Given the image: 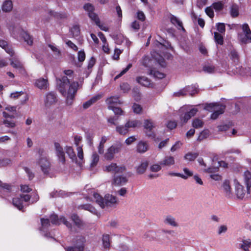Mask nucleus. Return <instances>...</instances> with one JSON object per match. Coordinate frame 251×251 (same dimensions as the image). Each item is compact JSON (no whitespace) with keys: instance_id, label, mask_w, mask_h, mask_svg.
I'll return each instance as SVG.
<instances>
[{"instance_id":"nucleus-5","label":"nucleus","mask_w":251,"mask_h":251,"mask_svg":"<svg viewBox=\"0 0 251 251\" xmlns=\"http://www.w3.org/2000/svg\"><path fill=\"white\" fill-rule=\"evenodd\" d=\"M204 108L208 111L213 110L214 112L211 115V118L215 120L220 114L224 113L225 106L218 103H210L206 104Z\"/></svg>"},{"instance_id":"nucleus-57","label":"nucleus","mask_w":251,"mask_h":251,"mask_svg":"<svg viewBox=\"0 0 251 251\" xmlns=\"http://www.w3.org/2000/svg\"><path fill=\"white\" fill-rule=\"evenodd\" d=\"M89 17L92 20L94 21L96 24H99V21H100L98 15L93 12L88 13Z\"/></svg>"},{"instance_id":"nucleus-47","label":"nucleus","mask_w":251,"mask_h":251,"mask_svg":"<svg viewBox=\"0 0 251 251\" xmlns=\"http://www.w3.org/2000/svg\"><path fill=\"white\" fill-rule=\"evenodd\" d=\"M162 167V166L161 165L160 162L159 164L155 163L150 166V171L152 172L156 173L161 170Z\"/></svg>"},{"instance_id":"nucleus-30","label":"nucleus","mask_w":251,"mask_h":251,"mask_svg":"<svg viewBox=\"0 0 251 251\" xmlns=\"http://www.w3.org/2000/svg\"><path fill=\"white\" fill-rule=\"evenodd\" d=\"M171 22L179 30L184 31V28L183 27L182 23L176 17L172 16L171 17Z\"/></svg>"},{"instance_id":"nucleus-11","label":"nucleus","mask_w":251,"mask_h":251,"mask_svg":"<svg viewBox=\"0 0 251 251\" xmlns=\"http://www.w3.org/2000/svg\"><path fill=\"white\" fill-rule=\"evenodd\" d=\"M57 100L56 95L53 92L48 93L44 100L45 106L50 107L54 104Z\"/></svg>"},{"instance_id":"nucleus-33","label":"nucleus","mask_w":251,"mask_h":251,"mask_svg":"<svg viewBox=\"0 0 251 251\" xmlns=\"http://www.w3.org/2000/svg\"><path fill=\"white\" fill-rule=\"evenodd\" d=\"M11 189V187L10 185L6 183H2L0 181V192L3 195H6L10 192Z\"/></svg>"},{"instance_id":"nucleus-44","label":"nucleus","mask_w":251,"mask_h":251,"mask_svg":"<svg viewBox=\"0 0 251 251\" xmlns=\"http://www.w3.org/2000/svg\"><path fill=\"white\" fill-rule=\"evenodd\" d=\"M209 132L208 130L205 129L200 133L197 138V140L199 141H201L207 138L209 136Z\"/></svg>"},{"instance_id":"nucleus-3","label":"nucleus","mask_w":251,"mask_h":251,"mask_svg":"<svg viewBox=\"0 0 251 251\" xmlns=\"http://www.w3.org/2000/svg\"><path fill=\"white\" fill-rule=\"evenodd\" d=\"M39 200V197L36 194H34L30 196L28 194H22L20 197L14 198L13 199V204L14 206L21 210L24 207V201L26 202L31 201V203L36 202Z\"/></svg>"},{"instance_id":"nucleus-46","label":"nucleus","mask_w":251,"mask_h":251,"mask_svg":"<svg viewBox=\"0 0 251 251\" xmlns=\"http://www.w3.org/2000/svg\"><path fill=\"white\" fill-rule=\"evenodd\" d=\"M118 39L121 40V41H119L117 40L116 41L117 44L125 43L128 48L131 44V42L128 40V39L126 37H124L123 35H119Z\"/></svg>"},{"instance_id":"nucleus-53","label":"nucleus","mask_w":251,"mask_h":251,"mask_svg":"<svg viewBox=\"0 0 251 251\" xmlns=\"http://www.w3.org/2000/svg\"><path fill=\"white\" fill-rule=\"evenodd\" d=\"M71 32L74 37H77L79 34V27L77 25H74L71 29Z\"/></svg>"},{"instance_id":"nucleus-56","label":"nucleus","mask_w":251,"mask_h":251,"mask_svg":"<svg viewBox=\"0 0 251 251\" xmlns=\"http://www.w3.org/2000/svg\"><path fill=\"white\" fill-rule=\"evenodd\" d=\"M224 3L222 1H218L212 4V7L217 11H220L223 8Z\"/></svg>"},{"instance_id":"nucleus-63","label":"nucleus","mask_w":251,"mask_h":251,"mask_svg":"<svg viewBox=\"0 0 251 251\" xmlns=\"http://www.w3.org/2000/svg\"><path fill=\"white\" fill-rule=\"evenodd\" d=\"M217 30L221 33H224L225 32V25L223 23H218L216 25Z\"/></svg>"},{"instance_id":"nucleus-12","label":"nucleus","mask_w":251,"mask_h":251,"mask_svg":"<svg viewBox=\"0 0 251 251\" xmlns=\"http://www.w3.org/2000/svg\"><path fill=\"white\" fill-rule=\"evenodd\" d=\"M55 150V153L59 161L64 164L65 162V152L63 149L58 143L55 142L54 144Z\"/></svg>"},{"instance_id":"nucleus-48","label":"nucleus","mask_w":251,"mask_h":251,"mask_svg":"<svg viewBox=\"0 0 251 251\" xmlns=\"http://www.w3.org/2000/svg\"><path fill=\"white\" fill-rule=\"evenodd\" d=\"M203 125V123L202 120L198 118L194 119L192 123L193 126L196 128L202 127Z\"/></svg>"},{"instance_id":"nucleus-21","label":"nucleus","mask_w":251,"mask_h":251,"mask_svg":"<svg viewBox=\"0 0 251 251\" xmlns=\"http://www.w3.org/2000/svg\"><path fill=\"white\" fill-rule=\"evenodd\" d=\"M149 150V145L147 142L140 141L136 146V151L140 153H143Z\"/></svg>"},{"instance_id":"nucleus-38","label":"nucleus","mask_w":251,"mask_h":251,"mask_svg":"<svg viewBox=\"0 0 251 251\" xmlns=\"http://www.w3.org/2000/svg\"><path fill=\"white\" fill-rule=\"evenodd\" d=\"M128 128L130 127L135 128L140 127L141 122L139 120H129L126 123Z\"/></svg>"},{"instance_id":"nucleus-28","label":"nucleus","mask_w":251,"mask_h":251,"mask_svg":"<svg viewBox=\"0 0 251 251\" xmlns=\"http://www.w3.org/2000/svg\"><path fill=\"white\" fill-rule=\"evenodd\" d=\"M151 56L155 60H156L158 63L162 67L165 66V63L164 61V58L160 53H158L155 52H153L151 53Z\"/></svg>"},{"instance_id":"nucleus-62","label":"nucleus","mask_w":251,"mask_h":251,"mask_svg":"<svg viewBox=\"0 0 251 251\" xmlns=\"http://www.w3.org/2000/svg\"><path fill=\"white\" fill-rule=\"evenodd\" d=\"M212 6L207 7L205 9L206 14L211 18L214 17V14Z\"/></svg>"},{"instance_id":"nucleus-23","label":"nucleus","mask_w":251,"mask_h":251,"mask_svg":"<svg viewBox=\"0 0 251 251\" xmlns=\"http://www.w3.org/2000/svg\"><path fill=\"white\" fill-rule=\"evenodd\" d=\"M235 193L238 199H242L245 194L244 187L242 185L239 184L238 182H236L235 181Z\"/></svg>"},{"instance_id":"nucleus-20","label":"nucleus","mask_w":251,"mask_h":251,"mask_svg":"<svg viewBox=\"0 0 251 251\" xmlns=\"http://www.w3.org/2000/svg\"><path fill=\"white\" fill-rule=\"evenodd\" d=\"M242 29L246 38L242 39L240 37V40L243 43H246L248 40H250L251 42V31L250 30L248 24H245L242 25Z\"/></svg>"},{"instance_id":"nucleus-1","label":"nucleus","mask_w":251,"mask_h":251,"mask_svg":"<svg viewBox=\"0 0 251 251\" xmlns=\"http://www.w3.org/2000/svg\"><path fill=\"white\" fill-rule=\"evenodd\" d=\"M64 73L66 76H64L61 78L56 79L57 88L62 96L65 98L66 104L71 105L73 103L79 85L76 81L70 83L67 76L71 77L73 76L74 74L73 70H64Z\"/></svg>"},{"instance_id":"nucleus-9","label":"nucleus","mask_w":251,"mask_h":251,"mask_svg":"<svg viewBox=\"0 0 251 251\" xmlns=\"http://www.w3.org/2000/svg\"><path fill=\"white\" fill-rule=\"evenodd\" d=\"M143 126L147 135L150 138H154L155 134L152 130L156 126L154 122L151 119L145 120Z\"/></svg>"},{"instance_id":"nucleus-59","label":"nucleus","mask_w":251,"mask_h":251,"mask_svg":"<svg viewBox=\"0 0 251 251\" xmlns=\"http://www.w3.org/2000/svg\"><path fill=\"white\" fill-rule=\"evenodd\" d=\"M96 63V60L94 57H92L90 59V60L88 61V66H87V69L88 71V73H89L91 72V69L94 66Z\"/></svg>"},{"instance_id":"nucleus-60","label":"nucleus","mask_w":251,"mask_h":251,"mask_svg":"<svg viewBox=\"0 0 251 251\" xmlns=\"http://www.w3.org/2000/svg\"><path fill=\"white\" fill-rule=\"evenodd\" d=\"M32 188L27 185L22 184L21 185V191L23 193H29L32 191Z\"/></svg>"},{"instance_id":"nucleus-16","label":"nucleus","mask_w":251,"mask_h":251,"mask_svg":"<svg viewBox=\"0 0 251 251\" xmlns=\"http://www.w3.org/2000/svg\"><path fill=\"white\" fill-rule=\"evenodd\" d=\"M42 226L40 228V231L42 234L45 237H51L50 234L47 232V229L50 226V223L49 219L42 218L41 219Z\"/></svg>"},{"instance_id":"nucleus-45","label":"nucleus","mask_w":251,"mask_h":251,"mask_svg":"<svg viewBox=\"0 0 251 251\" xmlns=\"http://www.w3.org/2000/svg\"><path fill=\"white\" fill-rule=\"evenodd\" d=\"M79 207L88 210L94 214L97 213L96 209L90 204L81 205Z\"/></svg>"},{"instance_id":"nucleus-17","label":"nucleus","mask_w":251,"mask_h":251,"mask_svg":"<svg viewBox=\"0 0 251 251\" xmlns=\"http://www.w3.org/2000/svg\"><path fill=\"white\" fill-rule=\"evenodd\" d=\"M149 165L147 160H143L135 167L136 172L138 175H142L145 173Z\"/></svg>"},{"instance_id":"nucleus-29","label":"nucleus","mask_w":251,"mask_h":251,"mask_svg":"<svg viewBox=\"0 0 251 251\" xmlns=\"http://www.w3.org/2000/svg\"><path fill=\"white\" fill-rule=\"evenodd\" d=\"M137 81L141 85L145 87H150L151 85L150 80L146 76H139L136 78Z\"/></svg>"},{"instance_id":"nucleus-55","label":"nucleus","mask_w":251,"mask_h":251,"mask_svg":"<svg viewBox=\"0 0 251 251\" xmlns=\"http://www.w3.org/2000/svg\"><path fill=\"white\" fill-rule=\"evenodd\" d=\"M227 231V226L225 225H222L218 226L217 233L218 235L225 233Z\"/></svg>"},{"instance_id":"nucleus-42","label":"nucleus","mask_w":251,"mask_h":251,"mask_svg":"<svg viewBox=\"0 0 251 251\" xmlns=\"http://www.w3.org/2000/svg\"><path fill=\"white\" fill-rule=\"evenodd\" d=\"M183 171L184 173V174H181V178L184 179H187L189 177L192 176H193V171L189 170L187 168H184L183 169Z\"/></svg>"},{"instance_id":"nucleus-40","label":"nucleus","mask_w":251,"mask_h":251,"mask_svg":"<svg viewBox=\"0 0 251 251\" xmlns=\"http://www.w3.org/2000/svg\"><path fill=\"white\" fill-rule=\"evenodd\" d=\"M102 245L105 249L109 248L110 246V236L108 234H104L102 236Z\"/></svg>"},{"instance_id":"nucleus-35","label":"nucleus","mask_w":251,"mask_h":251,"mask_svg":"<svg viewBox=\"0 0 251 251\" xmlns=\"http://www.w3.org/2000/svg\"><path fill=\"white\" fill-rule=\"evenodd\" d=\"M116 131L121 135H125L128 132V127L126 124L124 126H118L116 127Z\"/></svg>"},{"instance_id":"nucleus-32","label":"nucleus","mask_w":251,"mask_h":251,"mask_svg":"<svg viewBox=\"0 0 251 251\" xmlns=\"http://www.w3.org/2000/svg\"><path fill=\"white\" fill-rule=\"evenodd\" d=\"M223 190L225 193V195L228 197L231 196V190L229 182L228 180H225L223 185Z\"/></svg>"},{"instance_id":"nucleus-24","label":"nucleus","mask_w":251,"mask_h":251,"mask_svg":"<svg viewBox=\"0 0 251 251\" xmlns=\"http://www.w3.org/2000/svg\"><path fill=\"white\" fill-rule=\"evenodd\" d=\"M218 170V167H210L207 169H205V171L208 173L211 174L210 177L213 180H219L221 179V176L218 174H212L213 173H216Z\"/></svg>"},{"instance_id":"nucleus-54","label":"nucleus","mask_w":251,"mask_h":251,"mask_svg":"<svg viewBox=\"0 0 251 251\" xmlns=\"http://www.w3.org/2000/svg\"><path fill=\"white\" fill-rule=\"evenodd\" d=\"M203 70L204 72L207 73H213L215 71L214 66L211 65H207L203 67Z\"/></svg>"},{"instance_id":"nucleus-7","label":"nucleus","mask_w":251,"mask_h":251,"mask_svg":"<svg viewBox=\"0 0 251 251\" xmlns=\"http://www.w3.org/2000/svg\"><path fill=\"white\" fill-rule=\"evenodd\" d=\"M85 241V238L84 236L82 235L76 236L74 241L75 246L66 248V251H83Z\"/></svg>"},{"instance_id":"nucleus-10","label":"nucleus","mask_w":251,"mask_h":251,"mask_svg":"<svg viewBox=\"0 0 251 251\" xmlns=\"http://www.w3.org/2000/svg\"><path fill=\"white\" fill-rule=\"evenodd\" d=\"M44 174H48L50 170V164L49 160L45 156L40 157L36 162Z\"/></svg>"},{"instance_id":"nucleus-27","label":"nucleus","mask_w":251,"mask_h":251,"mask_svg":"<svg viewBox=\"0 0 251 251\" xmlns=\"http://www.w3.org/2000/svg\"><path fill=\"white\" fill-rule=\"evenodd\" d=\"M66 153L68 155L69 157L72 159L73 161H75L78 165V163L80 162L76 161V157L75 152L74 151L73 148L71 146H66L65 148Z\"/></svg>"},{"instance_id":"nucleus-4","label":"nucleus","mask_w":251,"mask_h":251,"mask_svg":"<svg viewBox=\"0 0 251 251\" xmlns=\"http://www.w3.org/2000/svg\"><path fill=\"white\" fill-rule=\"evenodd\" d=\"M7 27L12 35L15 38L18 39L19 37L17 35L16 32H20V36L24 39L25 42L27 45L30 46L32 45L33 40L32 38L25 31L20 29L19 27H14L13 25L10 24H7Z\"/></svg>"},{"instance_id":"nucleus-19","label":"nucleus","mask_w":251,"mask_h":251,"mask_svg":"<svg viewBox=\"0 0 251 251\" xmlns=\"http://www.w3.org/2000/svg\"><path fill=\"white\" fill-rule=\"evenodd\" d=\"M162 167H170L175 164L174 157L171 155H167L160 161Z\"/></svg>"},{"instance_id":"nucleus-13","label":"nucleus","mask_w":251,"mask_h":251,"mask_svg":"<svg viewBox=\"0 0 251 251\" xmlns=\"http://www.w3.org/2000/svg\"><path fill=\"white\" fill-rule=\"evenodd\" d=\"M82 138L80 136H76L74 139L75 144L76 146H78L77 148V157L79 160H80V162L78 163L79 165L81 166L83 163V151L81 147L78 146V144L80 141L81 140Z\"/></svg>"},{"instance_id":"nucleus-37","label":"nucleus","mask_w":251,"mask_h":251,"mask_svg":"<svg viewBox=\"0 0 251 251\" xmlns=\"http://www.w3.org/2000/svg\"><path fill=\"white\" fill-rule=\"evenodd\" d=\"M94 136V133L92 131H87L86 132V139L87 144L90 147L93 146V139Z\"/></svg>"},{"instance_id":"nucleus-61","label":"nucleus","mask_w":251,"mask_h":251,"mask_svg":"<svg viewBox=\"0 0 251 251\" xmlns=\"http://www.w3.org/2000/svg\"><path fill=\"white\" fill-rule=\"evenodd\" d=\"M4 124L7 127H14L16 125L14 121L12 120H8V119H5L3 121Z\"/></svg>"},{"instance_id":"nucleus-14","label":"nucleus","mask_w":251,"mask_h":251,"mask_svg":"<svg viewBox=\"0 0 251 251\" xmlns=\"http://www.w3.org/2000/svg\"><path fill=\"white\" fill-rule=\"evenodd\" d=\"M50 219L51 220V222L53 225H58L62 223L65 225H66V226H67L68 227H70L69 222L65 219V217L63 216H61L59 218L57 215L53 214L50 215Z\"/></svg>"},{"instance_id":"nucleus-26","label":"nucleus","mask_w":251,"mask_h":251,"mask_svg":"<svg viewBox=\"0 0 251 251\" xmlns=\"http://www.w3.org/2000/svg\"><path fill=\"white\" fill-rule=\"evenodd\" d=\"M164 223L165 224L169 225L173 227L178 226V224L176 221V219L170 215L167 216L165 218L164 220Z\"/></svg>"},{"instance_id":"nucleus-49","label":"nucleus","mask_w":251,"mask_h":251,"mask_svg":"<svg viewBox=\"0 0 251 251\" xmlns=\"http://www.w3.org/2000/svg\"><path fill=\"white\" fill-rule=\"evenodd\" d=\"M238 6L236 4H233L231 7L230 14L232 17H237L239 14Z\"/></svg>"},{"instance_id":"nucleus-15","label":"nucleus","mask_w":251,"mask_h":251,"mask_svg":"<svg viewBox=\"0 0 251 251\" xmlns=\"http://www.w3.org/2000/svg\"><path fill=\"white\" fill-rule=\"evenodd\" d=\"M127 182L126 176L123 175H115L113 176L112 184L114 186H121Z\"/></svg>"},{"instance_id":"nucleus-18","label":"nucleus","mask_w":251,"mask_h":251,"mask_svg":"<svg viewBox=\"0 0 251 251\" xmlns=\"http://www.w3.org/2000/svg\"><path fill=\"white\" fill-rule=\"evenodd\" d=\"M244 180L247 187L248 193H251V172L246 171L243 175Z\"/></svg>"},{"instance_id":"nucleus-43","label":"nucleus","mask_w":251,"mask_h":251,"mask_svg":"<svg viewBox=\"0 0 251 251\" xmlns=\"http://www.w3.org/2000/svg\"><path fill=\"white\" fill-rule=\"evenodd\" d=\"M251 246V240L250 239L244 240L240 246V248L244 251H249V248Z\"/></svg>"},{"instance_id":"nucleus-50","label":"nucleus","mask_w":251,"mask_h":251,"mask_svg":"<svg viewBox=\"0 0 251 251\" xmlns=\"http://www.w3.org/2000/svg\"><path fill=\"white\" fill-rule=\"evenodd\" d=\"M72 220L74 222L75 225L78 227H81L82 223L79 217L75 214L72 215L71 217Z\"/></svg>"},{"instance_id":"nucleus-22","label":"nucleus","mask_w":251,"mask_h":251,"mask_svg":"<svg viewBox=\"0 0 251 251\" xmlns=\"http://www.w3.org/2000/svg\"><path fill=\"white\" fill-rule=\"evenodd\" d=\"M106 102L108 105L109 109L112 108V107L114 106V105L122 103L118 96H112L107 98L106 100Z\"/></svg>"},{"instance_id":"nucleus-58","label":"nucleus","mask_w":251,"mask_h":251,"mask_svg":"<svg viewBox=\"0 0 251 251\" xmlns=\"http://www.w3.org/2000/svg\"><path fill=\"white\" fill-rule=\"evenodd\" d=\"M132 109L134 113L140 114L142 112V107L138 104L134 103L132 106Z\"/></svg>"},{"instance_id":"nucleus-2","label":"nucleus","mask_w":251,"mask_h":251,"mask_svg":"<svg viewBox=\"0 0 251 251\" xmlns=\"http://www.w3.org/2000/svg\"><path fill=\"white\" fill-rule=\"evenodd\" d=\"M92 201H96L102 208L115 207L118 203V199L115 196L107 194L103 199L95 192L93 193Z\"/></svg>"},{"instance_id":"nucleus-64","label":"nucleus","mask_w":251,"mask_h":251,"mask_svg":"<svg viewBox=\"0 0 251 251\" xmlns=\"http://www.w3.org/2000/svg\"><path fill=\"white\" fill-rule=\"evenodd\" d=\"M78 60L79 62H83L85 59V53L84 51L80 50L77 54Z\"/></svg>"},{"instance_id":"nucleus-51","label":"nucleus","mask_w":251,"mask_h":251,"mask_svg":"<svg viewBox=\"0 0 251 251\" xmlns=\"http://www.w3.org/2000/svg\"><path fill=\"white\" fill-rule=\"evenodd\" d=\"M214 39H215V42L219 44V45H223V36L217 32H214Z\"/></svg>"},{"instance_id":"nucleus-41","label":"nucleus","mask_w":251,"mask_h":251,"mask_svg":"<svg viewBox=\"0 0 251 251\" xmlns=\"http://www.w3.org/2000/svg\"><path fill=\"white\" fill-rule=\"evenodd\" d=\"M199 154L197 152H189L184 156V159L188 161H194L198 156Z\"/></svg>"},{"instance_id":"nucleus-6","label":"nucleus","mask_w":251,"mask_h":251,"mask_svg":"<svg viewBox=\"0 0 251 251\" xmlns=\"http://www.w3.org/2000/svg\"><path fill=\"white\" fill-rule=\"evenodd\" d=\"M122 147V145L121 143L114 144L108 147L104 153V159L108 161L113 160L115 157V155L121 152Z\"/></svg>"},{"instance_id":"nucleus-8","label":"nucleus","mask_w":251,"mask_h":251,"mask_svg":"<svg viewBox=\"0 0 251 251\" xmlns=\"http://www.w3.org/2000/svg\"><path fill=\"white\" fill-rule=\"evenodd\" d=\"M103 170L108 173L120 174L124 172L126 170V167L124 165H118L116 163L111 162L105 165L103 167Z\"/></svg>"},{"instance_id":"nucleus-34","label":"nucleus","mask_w":251,"mask_h":251,"mask_svg":"<svg viewBox=\"0 0 251 251\" xmlns=\"http://www.w3.org/2000/svg\"><path fill=\"white\" fill-rule=\"evenodd\" d=\"M10 64L13 68L19 70L21 72L24 71L23 64L17 59L12 60Z\"/></svg>"},{"instance_id":"nucleus-25","label":"nucleus","mask_w":251,"mask_h":251,"mask_svg":"<svg viewBox=\"0 0 251 251\" xmlns=\"http://www.w3.org/2000/svg\"><path fill=\"white\" fill-rule=\"evenodd\" d=\"M35 85L37 87L40 89H46L49 84L47 79L40 78L36 80Z\"/></svg>"},{"instance_id":"nucleus-39","label":"nucleus","mask_w":251,"mask_h":251,"mask_svg":"<svg viewBox=\"0 0 251 251\" xmlns=\"http://www.w3.org/2000/svg\"><path fill=\"white\" fill-rule=\"evenodd\" d=\"M100 156L96 152H94L91 157V162L90 166L91 167H95L99 161Z\"/></svg>"},{"instance_id":"nucleus-31","label":"nucleus","mask_w":251,"mask_h":251,"mask_svg":"<svg viewBox=\"0 0 251 251\" xmlns=\"http://www.w3.org/2000/svg\"><path fill=\"white\" fill-rule=\"evenodd\" d=\"M2 10L3 12H9L13 8V3L10 0H5L2 5Z\"/></svg>"},{"instance_id":"nucleus-36","label":"nucleus","mask_w":251,"mask_h":251,"mask_svg":"<svg viewBox=\"0 0 251 251\" xmlns=\"http://www.w3.org/2000/svg\"><path fill=\"white\" fill-rule=\"evenodd\" d=\"M187 95L193 96L198 92V89L196 85L188 86L185 87Z\"/></svg>"},{"instance_id":"nucleus-52","label":"nucleus","mask_w":251,"mask_h":251,"mask_svg":"<svg viewBox=\"0 0 251 251\" xmlns=\"http://www.w3.org/2000/svg\"><path fill=\"white\" fill-rule=\"evenodd\" d=\"M150 73L151 75H152L154 77L159 79H162L165 76V75L164 73L160 72L158 71L151 70Z\"/></svg>"}]
</instances>
